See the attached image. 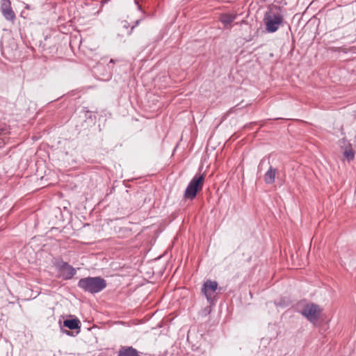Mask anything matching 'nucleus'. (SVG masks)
Here are the masks:
<instances>
[{
    "label": "nucleus",
    "mask_w": 356,
    "mask_h": 356,
    "mask_svg": "<svg viewBox=\"0 0 356 356\" xmlns=\"http://www.w3.org/2000/svg\"><path fill=\"white\" fill-rule=\"evenodd\" d=\"M71 42H71V40H70V42H69V46L72 49V43H71Z\"/></svg>",
    "instance_id": "c756f323"
},
{
    "label": "nucleus",
    "mask_w": 356,
    "mask_h": 356,
    "mask_svg": "<svg viewBox=\"0 0 356 356\" xmlns=\"http://www.w3.org/2000/svg\"><path fill=\"white\" fill-rule=\"evenodd\" d=\"M0 10L7 21L14 22L16 15L12 9L10 0H1Z\"/></svg>",
    "instance_id": "9b49d317"
},
{
    "label": "nucleus",
    "mask_w": 356,
    "mask_h": 356,
    "mask_svg": "<svg viewBox=\"0 0 356 356\" xmlns=\"http://www.w3.org/2000/svg\"><path fill=\"white\" fill-rule=\"evenodd\" d=\"M69 23H72V19H70V20H68V24H69Z\"/></svg>",
    "instance_id": "473e14b6"
},
{
    "label": "nucleus",
    "mask_w": 356,
    "mask_h": 356,
    "mask_svg": "<svg viewBox=\"0 0 356 356\" xmlns=\"http://www.w3.org/2000/svg\"><path fill=\"white\" fill-rule=\"evenodd\" d=\"M339 144L342 149H347L352 147L351 143L345 137L339 140Z\"/></svg>",
    "instance_id": "412c9836"
},
{
    "label": "nucleus",
    "mask_w": 356,
    "mask_h": 356,
    "mask_svg": "<svg viewBox=\"0 0 356 356\" xmlns=\"http://www.w3.org/2000/svg\"><path fill=\"white\" fill-rule=\"evenodd\" d=\"M224 291V288L219 286L217 281L210 279L204 281L201 287L202 294L206 298L207 302L211 306H216L218 296Z\"/></svg>",
    "instance_id": "39448f33"
},
{
    "label": "nucleus",
    "mask_w": 356,
    "mask_h": 356,
    "mask_svg": "<svg viewBox=\"0 0 356 356\" xmlns=\"http://www.w3.org/2000/svg\"><path fill=\"white\" fill-rule=\"evenodd\" d=\"M71 177H72V175L68 174V178H70ZM67 182H68V188H70L71 190H74V189L76 188L77 186L76 184H74L72 186L73 181L72 180L68 179Z\"/></svg>",
    "instance_id": "b1692460"
},
{
    "label": "nucleus",
    "mask_w": 356,
    "mask_h": 356,
    "mask_svg": "<svg viewBox=\"0 0 356 356\" xmlns=\"http://www.w3.org/2000/svg\"><path fill=\"white\" fill-rule=\"evenodd\" d=\"M140 352L132 346H123L118 350V356H140Z\"/></svg>",
    "instance_id": "4468645a"
},
{
    "label": "nucleus",
    "mask_w": 356,
    "mask_h": 356,
    "mask_svg": "<svg viewBox=\"0 0 356 356\" xmlns=\"http://www.w3.org/2000/svg\"><path fill=\"white\" fill-rule=\"evenodd\" d=\"M236 13H222L219 16V22L225 29H231L232 24L237 18Z\"/></svg>",
    "instance_id": "f8f14e48"
},
{
    "label": "nucleus",
    "mask_w": 356,
    "mask_h": 356,
    "mask_svg": "<svg viewBox=\"0 0 356 356\" xmlns=\"http://www.w3.org/2000/svg\"><path fill=\"white\" fill-rule=\"evenodd\" d=\"M81 323L75 315L68 314V337H76L81 332Z\"/></svg>",
    "instance_id": "9d476101"
},
{
    "label": "nucleus",
    "mask_w": 356,
    "mask_h": 356,
    "mask_svg": "<svg viewBox=\"0 0 356 356\" xmlns=\"http://www.w3.org/2000/svg\"><path fill=\"white\" fill-rule=\"evenodd\" d=\"M140 21H141V19H139L136 20L135 24H134V25H133V26H131V30H130V31L129 32V34H131V32H132V31L134 30V29L136 26H138V25L140 24Z\"/></svg>",
    "instance_id": "a878e982"
},
{
    "label": "nucleus",
    "mask_w": 356,
    "mask_h": 356,
    "mask_svg": "<svg viewBox=\"0 0 356 356\" xmlns=\"http://www.w3.org/2000/svg\"><path fill=\"white\" fill-rule=\"evenodd\" d=\"M342 13L339 8L330 9L325 14V21L327 24L334 28L342 20Z\"/></svg>",
    "instance_id": "1a4fd4ad"
},
{
    "label": "nucleus",
    "mask_w": 356,
    "mask_h": 356,
    "mask_svg": "<svg viewBox=\"0 0 356 356\" xmlns=\"http://www.w3.org/2000/svg\"><path fill=\"white\" fill-rule=\"evenodd\" d=\"M92 72L94 76L99 80L108 81L112 77L110 70H108L104 63L100 61H97L96 65L92 66Z\"/></svg>",
    "instance_id": "6e6552de"
},
{
    "label": "nucleus",
    "mask_w": 356,
    "mask_h": 356,
    "mask_svg": "<svg viewBox=\"0 0 356 356\" xmlns=\"http://www.w3.org/2000/svg\"><path fill=\"white\" fill-rule=\"evenodd\" d=\"M204 174H196L188 184L184 193L185 200H193L197 193L202 190L204 181Z\"/></svg>",
    "instance_id": "423d86ee"
},
{
    "label": "nucleus",
    "mask_w": 356,
    "mask_h": 356,
    "mask_svg": "<svg viewBox=\"0 0 356 356\" xmlns=\"http://www.w3.org/2000/svg\"><path fill=\"white\" fill-rule=\"evenodd\" d=\"M67 95H68V106L69 105H72L73 104V101L75 100V99H72V92L70 93V92H68L67 93Z\"/></svg>",
    "instance_id": "bb28decb"
},
{
    "label": "nucleus",
    "mask_w": 356,
    "mask_h": 356,
    "mask_svg": "<svg viewBox=\"0 0 356 356\" xmlns=\"http://www.w3.org/2000/svg\"><path fill=\"white\" fill-rule=\"evenodd\" d=\"M330 51L332 52H334V53H343V54H347L348 53L350 50L349 49H347V48H345V47H331L330 48Z\"/></svg>",
    "instance_id": "6ab92c4d"
},
{
    "label": "nucleus",
    "mask_w": 356,
    "mask_h": 356,
    "mask_svg": "<svg viewBox=\"0 0 356 356\" xmlns=\"http://www.w3.org/2000/svg\"><path fill=\"white\" fill-rule=\"evenodd\" d=\"M266 163H267V164H269L270 163H269V161H268L266 159L263 158V159L260 161V162H259V165H258V170H259V171H261V170L263 169V165H265V164H266Z\"/></svg>",
    "instance_id": "5701e85b"
},
{
    "label": "nucleus",
    "mask_w": 356,
    "mask_h": 356,
    "mask_svg": "<svg viewBox=\"0 0 356 356\" xmlns=\"http://www.w3.org/2000/svg\"><path fill=\"white\" fill-rule=\"evenodd\" d=\"M97 2H83L82 1H74L68 0V17H72L73 13V19L80 15L81 17H87L95 15L98 13Z\"/></svg>",
    "instance_id": "7ed1b4c3"
},
{
    "label": "nucleus",
    "mask_w": 356,
    "mask_h": 356,
    "mask_svg": "<svg viewBox=\"0 0 356 356\" xmlns=\"http://www.w3.org/2000/svg\"><path fill=\"white\" fill-rule=\"evenodd\" d=\"M63 278H64L65 280H66V279H67V276H65V275H64V274L63 275Z\"/></svg>",
    "instance_id": "2f4dec72"
},
{
    "label": "nucleus",
    "mask_w": 356,
    "mask_h": 356,
    "mask_svg": "<svg viewBox=\"0 0 356 356\" xmlns=\"http://www.w3.org/2000/svg\"><path fill=\"white\" fill-rule=\"evenodd\" d=\"M277 307L286 308L290 305V300L286 298H281L274 302Z\"/></svg>",
    "instance_id": "f3484780"
},
{
    "label": "nucleus",
    "mask_w": 356,
    "mask_h": 356,
    "mask_svg": "<svg viewBox=\"0 0 356 356\" xmlns=\"http://www.w3.org/2000/svg\"><path fill=\"white\" fill-rule=\"evenodd\" d=\"M124 24L123 26H124V28L127 29V28H128V26H129V23H128L127 21H124Z\"/></svg>",
    "instance_id": "c85d7f7f"
},
{
    "label": "nucleus",
    "mask_w": 356,
    "mask_h": 356,
    "mask_svg": "<svg viewBox=\"0 0 356 356\" xmlns=\"http://www.w3.org/2000/svg\"><path fill=\"white\" fill-rule=\"evenodd\" d=\"M76 273V269L68 264V280L72 279Z\"/></svg>",
    "instance_id": "4be33fe9"
},
{
    "label": "nucleus",
    "mask_w": 356,
    "mask_h": 356,
    "mask_svg": "<svg viewBox=\"0 0 356 356\" xmlns=\"http://www.w3.org/2000/svg\"><path fill=\"white\" fill-rule=\"evenodd\" d=\"M135 4L137 6V9L141 11L143 14H145V11L143 10L141 6L138 3L137 0H134Z\"/></svg>",
    "instance_id": "cd10ccee"
},
{
    "label": "nucleus",
    "mask_w": 356,
    "mask_h": 356,
    "mask_svg": "<svg viewBox=\"0 0 356 356\" xmlns=\"http://www.w3.org/2000/svg\"><path fill=\"white\" fill-rule=\"evenodd\" d=\"M107 286L106 280L100 277H90L81 278L77 286L86 293L95 294L103 291Z\"/></svg>",
    "instance_id": "20e7f679"
},
{
    "label": "nucleus",
    "mask_w": 356,
    "mask_h": 356,
    "mask_svg": "<svg viewBox=\"0 0 356 356\" xmlns=\"http://www.w3.org/2000/svg\"><path fill=\"white\" fill-rule=\"evenodd\" d=\"M355 152L353 149L352 147L345 149L343 152V156L345 160L350 162L355 159Z\"/></svg>",
    "instance_id": "dca6fc26"
},
{
    "label": "nucleus",
    "mask_w": 356,
    "mask_h": 356,
    "mask_svg": "<svg viewBox=\"0 0 356 356\" xmlns=\"http://www.w3.org/2000/svg\"><path fill=\"white\" fill-rule=\"evenodd\" d=\"M109 63H114V60L113 59H111L110 61H109Z\"/></svg>",
    "instance_id": "7c9ffc66"
},
{
    "label": "nucleus",
    "mask_w": 356,
    "mask_h": 356,
    "mask_svg": "<svg viewBox=\"0 0 356 356\" xmlns=\"http://www.w3.org/2000/svg\"><path fill=\"white\" fill-rule=\"evenodd\" d=\"M195 337L197 338L199 337L200 339H202V334H198L197 333L195 332L194 331L189 330L187 334V341L188 343L191 345V348L193 350H197L200 348L201 343L199 341H196L195 339Z\"/></svg>",
    "instance_id": "ddd939ff"
},
{
    "label": "nucleus",
    "mask_w": 356,
    "mask_h": 356,
    "mask_svg": "<svg viewBox=\"0 0 356 356\" xmlns=\"http://www.w3.org/2000/svg\"><path fill=\"white\" fill-rule=\"evenodd\" d=\"M265 29L269 33L276 32L284 22L282 8L280 6L272 4L268 6V10L264 17Z\"/></svg>",
    "instance_id": "f03ea898"
},
{
    "label": "nucleus",
    "mask_w": 356,
    "mask_h": 356,
    "mask_svg": "<svg viewBox=\"0 0 356 356\" xmlns=\"http://www.w3.org/2000/svg\"><path fill=\"white\" fill-rule=\"evenodd\" d=\"M58 323H59L61 332L63 333L67 334V329H66L67 325V317L64 314H62L60 316V318L58 321Z\"/></svg>",
    "instance_id": "a211bd4d"
},
{
    "label": "nucleus",
    "mask_w": 356,
    "mask_h": 356,
    "mask_svg": "<svg viewBox=\"0 0 356 356\" xmlns=\"http://www.w3.org/2000/svg\"><path fill=\"white\" fill-rule=\"evenodd\" d=\"M55 265L56 268L58 270L60 273H62L63 271L67 269V262L60 261H57Z\"/></svg>",
    "instance_id": "aec40b11"
},
{
    "label": "nucleus",
    "mask_w": 356,
    "mask_h": 356,
    "mask_svg": "<svg viewBox=\"0 0 356 356\" xmlns=\"http://www.w3.org/2000/svg\"><path fill=\"white\" fill-rule=\"evenodd\" d=\"M95 111L88 107L79 105L76 106L72 115V121L79 134L88 135V132L95 124L97 115Z\"/></svg>",
    "instance_id": "f257e3e1"
},
{
    "label": "nucleus",
    "mask_w": 356,
    "mask_h": 356,
    "mask_svg": "<svg viewBox=\"0 0 356 356\" xmlns=\"http://www.w3.org/2000/svg\"><path fill=\"white\" fill-rule=\"evenodd\" d=\"M213 306H211L209 304L208 306H207L206 307H204V312L205 314V315H208L211 312V307Z\"/></svg>",
    "instance_id": "393cba45"
},
{
    "label": "nucleus",
    "mask_w": 356,
    "mask_h": 356,
    "mask_svg": "<svg viewBox=\"0 0 356 356\" xmlns=\"http://www.w3.org/2000/svg\"><path fill=\"white\" fill-rule=\"evenodd\" d=\"M277 171V168H275L273 166L270 165L268 170L265 173L264 177V179L266 184H272L275 182V175Z\"/></svg>",
    "instance_id": "2eb2a0df"
},
{
    "label": "nucleus",
    "mask_w": 356,
    "mask_h": 356,
    "mask_svg": "<svg viewBox=\"0 0 356 356\" xmlns=\"http://www.w3.org/2000/svg\"><path fill=\"white\" fill-rule=\"evenodd\" d=\"M322 309L315 303H307L304 305L300 313L313 325H316L320 318Z\"/></svg>",
    "instance_id": "0eeeda50"
}]
</instances>
